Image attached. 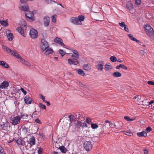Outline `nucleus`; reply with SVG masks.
Listing matches in <instances>:
<instances>
[{"mask_svg":"<svg viewBox=\"0 0 154 154\" xmlns=\"http://www.w3.org/2000/svg\"><path fill=\"white\" fill-rule=\"evenodd\" d=\"M20 26L17 28V31L21 35L24 37L26 36L25 32L26 31V23L25 20L23 19H21L19 23Z\"/></svg>","mask_w":154,"mask_h":154,"instance_id":"nucleus-1","label":"nucleus"},{"mask_svg":"<svg viewBox=\"0 0 154 154\" xmlns=\"http://www.w3.org/2000/svg\"><path fill=\"white\" fill-rule=\"evenodd\" d=\"M144 29L147 35L151 38L154 39V30L151 26L147 23L144 25Z\"/></svg>","mask_w":154,"mask_h":154,"instance_id":"nucleus-2","label":"nucleus"},{"mask_svg":"<svg viewBox=\"0 0 154 154\" xmlns=\"http://www.w3.org/2000/svg\"><path fill=\"white\" fill-rule=\"evenodd\" d=\"M85 19V17L82 15L78 16V17H72L70 19L71 22L75 25L82 24V21H83Z\"/></svg>","mask_w":154,"mask_h":154,"instance_id":"nucleus-3","label":"nucleus"},{"mask_svg":"<svg viewBox=\"0 0 154 154\" xmlns=\"http://www.w3.org/2000/svg\"><path fill=\"white\" fill-rule=\"evenodd\" d=\"M21 119L20 116H17L11 117L10 119L11 123L14 125H16L20 123Z\"/></svg>","mask_w":154,"mask_h":154,"instance_id":"nucleus-4","label":"nucleus"},{"mask_svg":"<svg viewBox=\"0 0 154 154\" xmlns=\"http://www.w3.org/2000/svg\"><path fill=\"white\" fill-rule=\"evenodd\" d=\"M5 49L8 53H10L11 54L18 59H20V60L21 59L22 57L16 51H13L7 47H6Z\"/></svg>","mask_w":154,"mask_h":154,"instance_id":"nucleus-5","label":"nucleus"},{"mask_svg":"<svg viewBox=\"0 0 154 154\" xmlns=\"http://www.w3.org/2000/svg\"><path fill=\"white\" fill-rule=\"evenodd\" d=\"M42 45L41 48L42 51L43 52L49 47V45L48 42L44 39L42 40Z\"/></svg>","mask_w":154,"mask_h":154,"instance_id":"nucleus-6","label":"nucleus"},{"mask_svg":"<svg viewBox=\"0 0 154 154\" xmlns=\"http://www.w3.org/2000/svg\"><path fill=\"white\" fill-rule=\"evenodd\" d=\"M84 146L86 150L88 151L92 149L93 145L91 143V142L88 141L85 142Z\"/></svg>","mask_w":154,"mask_h":154,"instance_id":"nucleus-7","label":"nucleus"},{"mask_svg":"<svg viewBox=\"0 0 154 154\" xmlns=\"http://www.w3.org/2000/svg\"><path fill=\"white\" fill-rule=\"evenodd\" d=\"M29 34L32 38H35L38 37V33L36 29L32 28L30 30Z\"/></svg>","mask_w":154,"mask_h":154,"instance_id":"nucleus-8","label":"nucleus"},{"mask_svg":"<svg viewBox=\"0 0 154 154\" xmlns=\"http://www.w3.org/2000/svg\"><path fill=\"white\" fill-rule=\"evenodd\" d=\"M82 113H79L78 115H76V117H75L72 115H70L69 116V119L70 121H73L76 118L78 119L79 120L81 119V118L83 117V115H82Z\"/></svg>","mask_w":154,"mask_h":154,"instance_id":"nucleus-9","label":"nucleus"},{"mask_svg":"<svg viewBox=\"0 0 154 154\" xmlns=\"http://www.w3.org/2000/svg\"><path fill=\"white\" fill-rule=\"evenodd\" d=\"M25 16L27 17V20H30L32 21L35 20L34 14L32 12L29 11L26 14Z\"/></svg>","mask_w":154,"mask_h":154,"instance_id":"nucleus-10","label":"nucleus"},{"mask_svg":"<svg viewBox=\"0 0 154 154\" xmlns=\"http://www.w3.org/2000/svg\"><path fill=\"white\" fill-rule=\"evenodd\" d=\"M78 59H77L75 58L72 59H68V63L70 65H77L79 63Z\"/></svg>","mask_w":154,"mask_h":154,"instance_id":"nucleus-11","label":"nucleus"},{"mask_svg":"<svg viewBox=\"0 0 154 154\" xmlns=\"http://www.w3.org/2000/svg\"><path fill=\"white\" fill-rule=\"evenodd\" d=\"M2 128L5 131L9 130L10 128V125L8 122H7L1 125Z\"/></svg>","mask_w":154,"mask_h":154,"instance_id":"nucleus-12","label":"nucleus"},{"mask_svg":"<svg viewBox=\"0 0 154 154\" xmlns=\"http://www.w3.org/2000/svg\"><path fill=\"white\" fill-rule=\"evenodd\" d=\"M50 22V18L48 16H45L43 18V23L44 25L47 27L49 26Z\"/></svg>","mask_w":154,"mask_h":154,"instance_id":"nucleus-13","label":"nucleus"},{"mask_svg":"<svg viewBox=\"0 0 154 154\" xmlns=\"http://www.w3.org/2000/svg\"><path fill=\"white\" fill-rule=\"evenodd\" d=\"M9 85V83L7 81H5L0 85V88L1 89H5L8 88Z\"/></svg>","mask_w":154,"mask_h":154,"instance_id":"nucleus-14","label":"nucleus"},{"mask_svg":"<svg viewBox=\"0 0 154 154\" xmlns=\"http://www.w3.org/2000/svg\"><path fill=\"white\" fill-rule=\"evenodd\" d=\"M71 51L73 53L71 56L72 57L78 59L79 58V54L78 51L76 50L73 49Z\"/></svg>","mask_w":154,"mask_h":154,"instance_id":"nucleus-15","label":"nucleus"},{"mask_svg":"<svg viewBox=\"0 0 154 154\" xmlns=\"http://www.w3.org/2000/svg\"><path fill=\"white\" fill-rule=\"evenodd\" d=\"M20 9L24 11H28L29 10V8L28 4H26L23 6H22L19 8Z\"/></svg>","mask_w":154,"mask_h":154,"instance_id":"nucleus-16","label":"nucleus"},{"mask_svg":"<svg viewBox=\"0 0 154 154\" xmlns=\"http://www.w3.org/2000/svg\"><path fill=\"white\" fill-rule=\"evenodd\" d=\"M24 100L25 103L26 104H31L32 100L30 97L28 96H26L24 98Z\"/></svg>","mask_w":154,"mask_h":154,"instance_id":"nucleus-17","label":"nucleus"},{"mask_svg":"<svg viewBox=\"0 0 154 154\" xmlns=\"http://www.w3.org/2000/svg\"><path fill=\"white\" fill-rule=\"evenodd\" d=\"M27 142L30 145V146H32L34 145L35 143V138L33 137H31L28 140Z\"/></svg>","mask_w":154,"mask_h":154,"instance_id":"nucleus-18","label":"nucleus"},{"mask_svg":"<svg viewBox=\"0 0 154 154\" xmlns=\"http://www.w3.org/2000/svg\"><path fill=\"white\" fill-rule=\"evenodd\" d=\"M55 42L59 44L61 46H64L65 45L62 42L63 40L61 38L57 37L54 39Z\"/></svg>","mask_w":154,"mask_h":154,"instance_id":"nucleus-19","label":"nucleus"},{"mask_svg":"<svg viewBox=\"0 0 154 154\" xmlns=\"http://www.w3.org/2000/svg\"><path fill=\"white\" fill-rule=\"evenodd\" d=\"M45 51L44 54L45 55H48L50 54H51L54 51L51 48L49 47H48L47 48Z\"/></svg>","mask_w":154,"mask_h":154,"instance_id":"nucleus-20","label":"nucleus"},{"mask_svg":"<svg viewBox=\"0 0 154 154\" xmlns=\"http://www.w3.org/2000/svg\"><path fill=\"white\" fill-rule=\"evenodd\" d=\"M21 63L23 64L26 65L27 66L29 67L31 65L30 63L28 61L22 58L20 60Z\"/></svg>","mask_w":154,"mask_h":154,"instance_id":"nucleus-21","label":"nucleus"},{"mask_svg":"<svg viewBox=\"0 0 154 154\" xmlns=\"http://www.w3.org/2000/svg\"><path fill=\"white\" fill-rule=\"evenodd\" d=\"M83 67L84 70L86 71H89L91 69V66L90 64H84Z\"/></svg>","mask_w":154,"mask_h":154,"instance_id":"nucleus-22","label":"nucleus"},{"mask_svg":"<svg viewBox=\"0 0 154 154\" xmlns=\"http://www.w3.org/2000/svg\"><path fill=\"white\" fill-rule=\"evenodd\" d=\"M112 69V66L110 63L106 64L105 65V70L106 71H109Z\"/></svg>","mask_w":154,"mask_h":154,"instance_id":"nucleus-23","label":"nucleus"},{"mask_svg":"<svg viewBox=\"0 0 154 154\" xmlns=\"http://www.w3.org/2000/svg\"><path fill=\"white\" fill-rule=\"evenodd\" d=\"M121 75V73L118 71L112 73V76L114 77H120Z\"/></svg>","mask_w":154,"mask_h":154,"instance_id":"nucleus-24","label":"nucleus"},{"mask_svg":"<svg viewBox=\"0 0 154 154\" xmlns=\"http://www.w3.org/2000/svg\"><path fill=\"white\" fill-rule=\"evenodd\" d=\"M0 65L6 68H8L9 67L8 65L3 61H0Z\"/></svg>","mask_w":154,"mask_h":154,"instance_id":"nucleus-25","label":"nucleus"},{"mask_svg":"<svg viewBox=\"0 0 154 154\" xmlns=\"http://www.w3.org/2000/svg\"><path fill=\"white\" fill-rule=\"evenodd\" d=\"M137 136L140 137L142 136L146 137L147 136V134L145 131H142L141 132L137 133Z\"/></svg>","mask_w":154,"mask_h":154,"instance_id":"nucleus-26","label":"nucleus"},{"mask_svg":"<svg viewBox=\"0 0 154 154\" xmlns=\"http://www.w3.org/2000/svg\"><path fill=\"white\" fill-rule=\"evenodd\" d=\"M103 66L102 64H99L96 65V67L98 70L101 71L103 69Z\"/></svg>","mask_w":154,"mask_h":154,"instance_id":"nucleus-27","label":"nucleus"},{"mask_svg":"<svg viewBox=\"0 0 154 154\" xmlns=\"http://www.w3.org/2000/svg\"><path fill=\"white\" fill-rule=\"evenodd\" d=\"M82 118L83 119L84 117H83ZM81 120V121H78L75 124V126L78 128H79L82 125V122L83 121V120H82V119Z\"/></svg>","mask_w":154,"mask_h":154,"instance_id":"nucleus-28","label":"nucleus"},{"mask_svg":"<svg viewBox=\"0 0 154 154\" xmlns=\"http://www.w3.org/2000/svg\"><path fill=\"white\" fill-rule=\"evenodd\" d=\"M127 8L129 10L132 9L134 7L132 4L130 2H128L126 5Z\"/></svg>","mask_w":154,"mask_h":154,"instance_id":"nucleus-29","label":"nucleus"},{"mask_svg":"<svg viewBox=\"0 0 154 154\" xmlns=\"http://www.w3.org/2000/svg\"><path fill=\"white\" fill-rule=\"evenodd\" d=\"M16 143L19 146H21L24 144L25 142L22 139H19L17 140Z\"/></svg>","mask_w":154,"mask_h":154,"instance_id":"nucleus-30","label":"nucleus"},{"mask_svg":"<svg viewBox=\"0 0 154 154\" xmlns=\"http://www.w3.org/2000/svg\"><path fill=\"white\" fill-rule=\"evenodd\" d=\"M120 68H122L125 70L127 69V68L124 65L122 64H120L119 65L117 66L116 67V68L117 69H119Z\"/></svg>","mask_w":154,"mask_h":154,"instance_id":"nucleus-31","label":"nucleus"},{"mask_svg":"<svg viewBox=\"0 0 154 154\" xmlns=\"http://www.w3.org/2000/svg\"><path fill=\"white\" fill-rule=\"evenodd\" d=\"M122 132H123L125 135L128 136H130L133 135L132 133L130 131H123Z\"/></svg>","mask_w":154,"mask_h":154,"instance_id":"nucleus-32","label":"nucleus"},{"mask_svg":"<svg viewBox=\"0 0 154 154\" xmlns=\"http://www.w3.org/2000/svg\"><path fill=\"white\" fill-rule=\"evenodd\" d=\"M128 35L129 37V38H130L131 40L134 41H136L137 42H139V41L138 40H137L136 38H134L132 35H131V34H129Z\"/></svg>","mask_w":154,"mask_h":154,"instance_id":"nucleus-33","label":"nucleus"},{"mask_svg":"<svg viewBox=\"0 0 154 154\" xmlns=\"http://www.w3.org/2000/svg\"><path fill=\"white\" fill-rule=\"evenodd\" d=\"M57 17V15L55 14L51 17V20L54 23L56 22V18Z\"/></svg>","mask_w":154,"mask_h":154,"instance_id":"nucleus-34","label":"nucleus"},{"mask_svg":"<svg viewBox=\"0 0 154 154\" xmlns=\"http://www.w3.org/2000/svg\"><path fill=\"white\" fill-rule=\"evenodd\" d=\"M78 73L82 76H84L85 75L84 72L81 69H79L78 71Z\"/></svg>","mask_w":154,"mask_h":154,"instance_id":"nucleus-35","label":"nucleus"},{"mask_svg":"<svg viewBox=\"0 0 154 154\" xmlns=\"http://www.w3.org/2000/svg\"><path fill=\"white\" fill-rule=\"evenodd\" d=\"M28 115L26 113H23L21 114L20 116V119L22 118L23 119H27L28 117Z\"/></svg>","mask_w":154,"mask_h":154,"instance_id":"nucleus-36","label":"nucleus"},{"mask_svg":"<svg viewBox=\"0 0 154 154\" xmlns=\"http://www.w3.org/2000/svg\"><path fill=\"white\" fill-rule=\"evenodd\" d=\"M59 149H60L61 152L63 153H65L66 151V149L63 146L60 147H59Z\"/></svg>","mask_w":154,"mask_h":154,"instance_id":"nucleus-37","label":"nucleus"},{"mask_svg":"<svg viewBox=\"0 0 154 154\" xmlns=\"http://www.w3.org/2000/svg\"><path fill=\"white\" fill-rule=\"evenodd\" d=\"M7 37L9 41H11L13 38V36L12 33H10L8 35Z\"/></svg>","mask_w":154,"mask_h":154,"instance_id":"nucleus-38","label":"nucleus"},{"mask_svg":"<svg viewBox=\"0 0 154 154\" xmlns=\"http://www.w3.org/2000/svg\"><path fill=\"white\" fill-rule=\"evenodd\" d=\"M0 22L1 24H2L3 26H7L8 25V23L5 21L1 20H0Z\"/></svg>","mask_w":154,"mask_h":154,"instance_id":"nucleus-39","label":"nucleus"},{"mask_svg":"<svg viewBox=\"0 0 154 154\" xmlns=\"http://www.w3.org/2000/svg\"><path fill=\"white\" fill-rule=\"evenodd\" d=\"M91 128L93 129H95L98 127V125L96 124L92 123L91 124Z\"/></svg>","mask_w":154,"mask_h":154,"instance_id":"nucleus-40","label":"nucleus"},{"mask_svg":"<svg viewBox=\"0 0 154 154\" xmlns=\"http://www.w3.org/2000/svg\"><path fill=\"white\" fill-rule=\"evenodd\" d=\"M110 60L113 62H116L117 61V59L116 57L114 56H111L110 57Z\"/></svg>","mask_w":154,"mask_h":154,"instance_id":"nucleus-41","label":"nucleus"},{"mask_svg":"<svg viewBox=\"0 0 154 154\" xmlns=\"http://www.w3.org/2000/svg\"><path fill=\"white\" fill-rule=\"evenodd\" d=\"M39 107L42 109H45L46 108V106L45 105H43L41 103H39Z\"/></svg>","mask_w":154,"mask_h":154,"instance_id":"nucleus-42","label":"nucleus"},{"mask_svg":"<svg viewBox=\"0 0 154 154\" xmlns=\"http://www.w3.org/2000/svg\"><path fill=\"white\" fill-rule=\"evenodd\" d=\"M125 119L128 121H132L134 120L133 119H130V118L127 116H125L124 117Z\"/></svg>","mask_w":154,"mask_h":154,"instance_id":"nucleus-43","label":"nucleus"},{"mask_svg":"<svg viewBox=\"0 0 154 154\" xmlns=\"http://www.w3.org/2000/svg\"><path fill=\"white\" fill-rule=\"evenodd\" d=\"M59 52L62 57L63 56L66 54V53L64 51L61 49L59 50Z\"/></svg>","mask_w":154,"mask_h":154,"instance_id":"nucleus-44","label":"nucleus"},{"mask_svg":"<svg viewBox=\"0 0 154 154\" xmlns=\"http://www.w3.org/2000/svg\"><path fill=\"white\" fill-rule=\"evenodd\" d=\"M86 122L89 124H90L91 122V119L89 117H87L86 118Z\"/></svg>","mask_w":154,"mask_h":154,"instance_id":"nucleus-45","label":"nucleus"},{"mask_svg":"<svg viewBox=\"0 0 154 154\" xmlns=\"http://www.w3.org/2000/svg\"><path fill=\"white\" fill-rule=\"evenodd\" d=\"M0 153L1 154H6L4 152V151L2 147L0 145Z\"/></svg>","mask_w":154,"mask_h":154,"instance_id":"nucleus-46","label":"nucleus"},{"mask_svg":"<svg viewBox=\"0 0 154 154\" xmlns=\"http://www.w3.org/2000/svg\"><path fill=\"white\" fill-rule=\"evenodd\" d=\"M119 25L122 28L124 27L126 25L124 22H122L121 23H119Z\"/></svg>","mask_w":154,"mask_h":154,"instance_id":"nucleus-47","label":"nucleus"},{"mask_svg":"<svg viewBox=\"0 0 154 154\" xmlns=\"http://www.w3.org/2000/svg\"><path fill=\"white\" fill-rule=\"evenodd\" d=\"M141 2V0H135V4L137 5H139Z\"/></svg>","mask_w":154,"mask_h":154,"instance_id":"nucleus-48","label":"nucleus"},{"mask_svg":"<svg viewBox=\"0 0 154 154\" xmlns=\"http://www.w3.org/2000/svg\"><path fill=\"white\" fill-rule=\"evenodd\" d=\"M152 130V128L150 127H149L146 129V131L147 132H149L151 131Z\"/></svg>","mask_w":154,"mask_h":154,"instance_id":"nucleus-49","label":"nucleus"},{"mask_svg":"<svg viewBox=\"0 0 154 154\" xmlns=\"http://www.w3.org/2000/svg\"><path fill=\"white\" fill-rule=\"evenodd\" d=\"M38 152V154H41L42 152V149L41 148H39Z\"/></svg>","mask_w":154,"mask_h":154,"instance_id":"nucleus-50","label":"nucleus"},{"mask_svg":"<svg viewBox=\"0 0 154 154\" xmlns=\"http://www.w3.org/2000/svg\"><path fill=\"white\" fill-rule=\"evenodd\" d=\"M40 98L42 99V100H43V101L44 102H46V101L45 100V97L43 95L41 94H40Z\"/></svg>","mask_w":154,"mask_h":154,"instance_id":"nucleus-51","label":"nucleus"},{"mask_svg":"<svg viewBox=\"0 0 154 154\" xmlns=\"http://www.w3.org/2000/svg\"><path fill=\"white\" fill-rule=\"evenodd\" d=\"M143 151L144 154H148L149 150L146 148L144 149H143Z\"/></svg>","mask_w":154,"mask_h":154,"instance_id":"nucleus-52","label":"nucleus"},{"mask_svg":"<svg viewBox=\"0 0 154 154\" xmlns=\"http://www.w3.org/2000/svg\"><path fill=\"white\" fill-rule=\"evenodd\" d=\"M147 83L149 85H154V82L152 81H148L147 82Z\"/></svg>","mask_w":154,"mask_h":154,"instance_id":"nucleus-53","label":"nucleus"},{"mask_svg":"<svg viewBox=\"0 0 154 154\" xmlns=\"http://www.w3.org/2000/svg\"><path fill=\"white\" fill-rule=\"evenodd\" d=\"M82 127H88V126L86 124V123L85 122L82 123V125H81Z\"/></svg>","mask_w":154,"mask_h":154,"instance_id":"nucleus-54","label":"nucleus"},{"mask_svg":"<svg viewBox=\"0 0 154 154\" xmlns=\"http://www.w3.org/2000/svg\"><path fill=\"white\" fill-rule=\"evenodd\" d=\"M20 90L23 92V93L24 94V95H26V91L23 88H20Z\"/></svg>","mask_w":154,"mask_h":154,"instance_id":"nucleus-55","label":"nucleus"},{"mask_svg":"<svg viewBox=\"0 0 154 154\" xmlns=\"http://www.w3.org/2000/svg\"><path fill=\"white\" fill-rule=\"evenodd\" d=\"M35 122L36 123L41 124L42 122L39 119H37L35 120Z\"/></svg>","mask_w":154,"mask_h":154,"instance_id":"nucleus-56","label":"nucleus"},{"mask_svg":"<svg viewBox=\"0 0 154 154\" xmlns=\"http://www.w3.org/2000/svg\"><path fill=\"white\" fill-rule=\"evenodd\" d=\"M140 53L141 54L143 55L144 56L146 54V53L143 51H141Z\"/></svg>","mask_w":154,"mask_h":154,"instance_id":"nucleus-57","label":"nucleus"},{"mask_svg":"<svg viewBox=\"0 0 154 154\" xmlns=\"http://www.w3.org/2000/svg\"><path fill=\"white\" fill-rule=\"evenodd\" d=\"M127 25L125 26L124 27V29L127 32H129V29L127 27Z\"/></svg>","mask_w":154,"mask_h":154,"instance_id":"nucleus-58","label":"nucleus"},{"mask_svg":"<svg viewBox=\"0 0 154 154\" xmlns=\"http://www.w3.org/2000/svg\"><path fill=\"white\" fill-rule=\"evenodd\" d=\"M28 0H20V2L21 3H25L26 2L28 1Z\"/></svg>","mask_w":154,"mask_h":154,"instance_id":"nucleus-59","label":"nucleus"},{"mask_svg":"<svg viewBox=\"0 0 154 154\" xmlns=\"http://www.w3.org/2000/svg\"><path fill=\"white\" fill-rule=\"evenodd\" d=\"M154 102V101L153 100H151L149 102V105H150L152 103H153Z\"/></svg>","mask_w":154,"mask_h":154,"instance_id":"nucleus-60","label":"nucleus"},{"mask_svg":"<svg viewBox=\"0 0 154 154\" xmlns=\"http://www.w3.org/2000/svg\"><path fill=\"white\" fill-rule=\"evenodd\" d=\"M45 102L47 103V106H49L50 105V103L49 102L47 101H46V102Z\"/></svg>","mask_w":154,"mask_h":154,"instance_id":"nucleus-61","label":"nucleus"},{"mask_svg":"<svg viewBox=\"0 0 154 154\" xmlns=\"http://www.w3.org/2000/svg\"><path fill=\"white\" fill-rule=\"evenodd\" d=\"M117 62H120V63H122V62H123V61L121 60L120 59H118V60H117Z\"/></svg>","mask_w":154,"mask_h":154,"instance_id":"nucleus-62","label":"nucleus"},{"mask_svg":"<svg viewBox=\"0 0 154 154\" xmlns=\"http://www.w3.org/2000/svg\"><path fill=\"white\" fill-rule=\"evenodd\" d=\"M112 124L111 122H109V126H110L111 127H112Z\"/></svg>","mask_w":154,"mask_h":154,"instance_id":"nucleus-63","label":"nucleus"},{"mask_svg":"<svg viewBox=\"0 0 154 154\" xmlns=\"http://www.w3.org/2000/svg\"><path fill=\"white\" fill-rule=\"evenodd\" d=\"M52 154H58V152H52Z\"/></svg>","mask_w":154,"mask_h":154,"instance_id":"nucleus-64","label":"nucleus"}]
</instances>
